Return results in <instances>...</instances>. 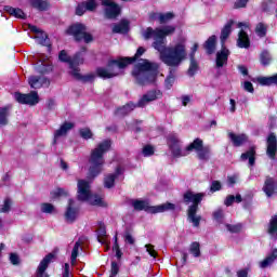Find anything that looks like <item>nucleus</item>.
<instances>
[{
  "label": "nucleus",
  "instance_id": "f257e3e1",
  "mask_svg": "<svg viewBox=\"0 0 277 277\" xmlns=\"http://www.w3.org/2000/svg\"><path fill=\"white\" fill-rule=\"evenodd\" d=\"M176 31L174 26H164L162 28L153 29L148 27L142 32L145 40L153 38V47L160 53V60L167 66H180L181 62L187 57V50L185 49V41H180L174 45L167 47V36H172Z\"/></svg>",
  "mask_w": 277,
  "mask_h": 277
},
{
  "label": "nucleus",
  "instance_id": "f03ea898",
  "mask_svg": "<svg viewBox=\"0 0 277 277\" xmlns=\"http://www.w3.org/2000/svg\"><path fill=\"white\" fill-rule=\"evenodd\" d=\"M167 144L173 157H187L192 150H196L201 161H209L211 159V147H202V140L196 138L185 149H183V141L176 133H170L167 136Z\"/></svg>",
  "mask_w": 277,
  "mask_h": 277
},
{
  "label": "nucleus",
  "instance_id": "7ed1b4c3",
  "mask_svg": "<svg viewBox=\"0 0 277 277\" xmlns=\"http://www.w3.org/2000/svg\"><path fill=\"white\" fill-rule=\"evenodd\" d=\"M146 53V49L138 48L135 55L132 57H120L119 60L110 61L106 67L97 68L96 72L102 79H114L118 75H122V69L127 68L129 64H133L135 60L142 57V54Z\"/></svg>",
  "mask_w": 277,
  "mask_h": 277
},
{
  "label": "nucleus",
  "instance_id": "20e7f679",
  "mask_svg": "<svg viewBox=\"0 0 277 277\" xmlns=\"http://www.w3.org/2000/svg\"><path fill=\"white\" fill-rule=\"evenodd\" d=\"M109 148H111V141L105 140L91 150L89 158V179H96L103 172V167L105 166L104 156L105 153H109Z\"/></svg>",
  "mask_w": 277,
  "mask_h": 277
},
{
  "label": "nucleus",
  "instance_id": "39448f33",
  "mask_svg": "<svg viewBox=\"0 0 277 277\" xmlns=\"http://www.w3.org/2000/svg\"><path fill=\"white\" fill-rule=\"evenodd\" d=\"M159 64L150 63L148 60H141L132 71L134 79L140 85H148L157 81Z\"/></svg>",
  "mask_w": 277,
  "mask_h": 277
},
{
  "label": "nucleus",
  "instance_id": "423d86ee",
  "mask_svg": "<svg viewBox=\"0 0 277 277\" xmlns=\"http://www.w3.org/2000/svg\"><path fill=\"white\" fill-rule=\"evenodd\" d=\"M60 62H64L65 64H69L70 68V75H72L78 81H90L92 79V76H81L79 66L85 62V58H83V52H78L76 55L70 58L68 56V53H66V50H62L58 54Z\"/></svg>",
  "mask_w": 277,
  "mask_h": 277
},
{
  "label": "nucleus",
  "instance_id": "0eeeda50",
  "mask_svg": "<svg viewBox=\"0 0 277 277\" xmlns=\"http://www.w3.org/2000/svg\"><path fill=\"white\" fill-rule=\"evenodd\" d=\"M202 198H205V193L186 192L184 194L185 205H192L188 208V221L195 226V228L200 226V220H202V216L196 214L198 213V203L202 202Z\"/></svg>",
  "mask_w": 277,
  "mask_h": 277
},
{
  "label": "nucleus",
  "instance_id": "6e6552de",
  "mask_svg": "<svg viewBox=\"0 0 277 277\" xmlns=\"http://www.w3.org/2000/svg\"><path fill=\"white\" fill-rule=\"evenodd\" d=\"M77 198L80 202H89V205H93L94 207H103V199L97 195H92L90 182L85 180L78 181Z\"/></svg>",
  "mask_w": 277,
  "mask_h": 277
},
{
  "label": "nucleus",
  "instance_id": "1a4fd4ad",
  "mask_svg": "<svg viewBox=\"0 0 277 277\" xmlns=\"http://www.w3.org/2000/svg\"><path fill=\"white\" fill-rule=\"evenodd\" d=\"M233 31V21L228 22L221 31V42H222V50L216 53V68H223L228 64V55H230V51L224 47L226 40H228V36Z\"/></svg>",
  "mask_w": 277,
  "mask_h": 277
},
{
  "label": "nucleus",
  "instance_id": "9d476101",
  "mask_svg": "<svg viewBox=\"0 0 277 277\" xmlns=\"http://www.w3.org/2000/svg\"><path fill=\"white\" fill-rule=\"evenodd\" d=\"M132 207L135 211H146V213H166V211H174L176 209L174 203L167 202L159 206H150L148 201L141 199L132 200Z\"/></svg>",
  "mask_w": 277,
  "mask_h": 277
},
{
  "label": "nucleus",
  "instance_id": "9b49d317",
  "mask_svg": "<svg viewBox=\"0 0 277 277\" xmlns=\"http://www.w3.org/2000/svg\"><path fill=\"white\" fill-rule=\"evenodd\" d=\"M67 34H69L70 36H74V38H75V40H77V42H81V40H83V42H85L88 44V43L92 42V40H93L92 35L87 34L85 25H83L81 23L71 25L67 29Z\"/></svg>",
  "mask_w": 277,
  "mask_h": 277
},
{
  "label": "nucleus",
  "instance_id": "f8f14e48",
  "mask_svg": "<svg viewBox=\"0 0 277 277\" xmlns=\"http://www.w3.org/2000/svg\"><path fill=\"white\" fill-rule=\"evenodd\" d=\"M238 29H240L237 39V45L239 49H250V37L248 31H250V25L248 23H238Z\"/></svg>",
  "mask_w": 277,
  "mask_h": 277
},
{
  "label": "nucleus",
  "instance_id": "ddd939ff",
  "mask_svg": "<svg viewBox=\"0 0 277 277\" xmlns=\"http://www.w3.org/2000/svg\"><path fill=\"white\" fill-rule=\"evenodd\" d=\"M118 181H124V169L122 167H117L114 173L105 175L104 187L111 189Z\"/></svg>",
  "mask_w": 277,
  "mask_h": 277
},
{
  "label": "nucleus",
  "instance_id": "4468645a",
  "mask_svg": "<svg viewBox=\"0 0 277 277\" xmlns=\"http://www.w3.org/2000/svg\"><path fill=\"white\" fill-rule=\"evenodd\" d=\"M14 98L17 103H19L21 105H38V103L40 102V97L38 96V92L36 91H31L28 94H23V93H14Z\"/></svg>",
  "mask_w": 277,
  "mask_h": 277
},
{
  "label": "nucleus",
  "instance_id": "2eb2a0df",
  "mask_svg": "<svg viewBox=\"0 0 277 277\" xmlns=\"http://www.w3.org/2000/svg\"><path fill=\"white\" fill-rule=\"evenodd\" d=\"M104 6V12L106 18H118L120 16V5H118L114 0H101Z\"/></svg>",
  "mask_w": 277,
  "mask_h": 277
},
{
  "label": "nucleus",
  "instance_id": "dca6fc26",
  "mask_svg": "<svg viewBox=\"0 0 277 277\" xmlns=\"http://www.w3.org/2000/svg\"><path fill=\"white\" fill-rule=\"evenodd\" d=\"M79 217V205L75 199H69L65 211V220L67 224H72Z\"/></svg>",
  "mask_w": 277,
  "mask_h": 277
},
{
  "label": "nucleus",
  "instance_id": "f3484780",
  "mask_svg": "<svg viewBox=\"0 0 277 277\" xmlns=\"http://www.w3.org/2000/svg\"><path fill=\"white\" fill-rule=\"evenodd\" d=\"M266 155L273 161H276L277 155V137L276 134L271 133L266 140Z\"/></svg>",
  "mask_w": 277,
  "mask_h": 277
},
{
  "label": "nucleus",
  "instance_id": "a211bd4d",
  "mask_svg": "<svg viewBox=\"0 0 277 277\" xmlns=\"http://www.w3.org/2000/svg\"><path fill=\"white\" fill-rule=\"evenodd\" d=\"M163 96V93L159 90L148 91L146 94L142 96V98L137 103V107H146L148 103H153V101H157Z\"/></svg>",
  "mask_w": 277,
  "mask_h": 277
},
{
  "label": "nucleus",
  "instance_id": "6ab92c4d",
  "mask_svg": "<svg viewBox=\"0 0 277 277\" xmlns=\"http://www.w3.org/2000/svg\"><path fill=\"white\" fill-rule=\"evenodd\" d=\"M96 8H98V2H96V0H87L78 4L76 8V14L77 16H83L85 12H94Z\"/></svg>",
  "mask_w": 277,
  "mask_h": 277
},
{
  "label": "nucleus",
  "instance_id": "aec40b11",
  "mask_svg": "<svg viewBox=\"0 0 277 277\" xmlns=\"http://www.w3.org/2000/svg\"><path fill=\"white\" fill-rule=\"evenodd\" d=\"M262 190L267 196V198H272V196H276V194H277L276 179H274L272 176H266Z\"/></svg>",
  "mask_w": 277,
  "mask_h": 277
},
{
  "label": "nucleus",
  "instance_id": "412c9836",
  "mask_svg": "<svg viewBox=\"0 0 277 277\" xmlns=\"http://www.w3.org/2000/svg\"><path fill=\"white\" fill-rule=\"evenodd\" d=\"M53 259H55V255L53 253H50L41 260L37 268L36 277H49V274H47V269L49 267V264L52 263Z\"/></svg>",
  "mask_w": 277,
  "mask_h": 277
},
{
  "label": "nucleus",
  "instance_id": "4be33fe9",
  "mask_svg": "<svg viewBox=\"0 0 277 277\" xmlns=\"http://www.w3.org/2000/svg\"><path fill=\"white\" fill-rule=\"evenodd\" d=\"M30 31L36 34L34 39L36 40L37 44H41L42 47H49V37L47 32L42 31L38 26L29 25Z\"/></svg>",
  "mask_w": 277,
  "mask_h": 277
},
{
  "label": "nucleus",
  "instance_id": "5701e85b",
  "mask_svg": "<svg viewBox=\"0 0 277 277\" xmlns=\"http://www.w3.org/2000/svg\"><path fill=\"white\" fill-rule=\"evenodd\" d=\"M75 128V123L72 122H65L63 123L58 130L55 131L54 133V141L53 144H57V140H60V137H66V135H68V131H71V129Z\"/></svg>",
  "mask_w": 277,
  "mask_h": 277
},
{
  "label": "nucleus",
  "instance_id": "b1692460",
  "mask_svg": "<svg viewBox=\"0 0 277 277\" xmlns=\"http://www.w3.org/2000/svg\"><path fill=\"white\" fill-rule=\"evenodd\" d=\"M149 18L151 21H159V23H168V21H172L174 18L173 13H151Z\"/></svg>",
  "mask_w": 277,
  "mask_h": 277
},
{
  "label": "nucleus",
  "instance_id": "393cba45",
  "mask_svg": "<svg viewBox=\"0 0 277 277\" xmlns=\"http://www.w3.org/2000/svg\"><path fill=\"white\" fill-rule=\"evenodd\" d=\"M229 140L233 142L234 146H243L248 142V135L246 134H235L230 132L228 134Z\"/></svg>",
  "mask_w": 277,
  "mask_h": 277
},
{
  "label": "nucleus",
  "instance_id": "a878e982",
  "mask_svg": "<svg viewBox=\"0 0 277 277\" xmlns=\"http://www.w3.org/2000/svg\"><path fill=\"white\" fill-rule=\"evenodd\" d=\"M129 21L121 19L120 23L113 25V34H128Z\"/></svg>",
  "mask_w": 277,
  "mask_h": 277
},
{
  "label": "nucleus",
  "instance_id": "bb28decb",
  "mask_svg": "<svg viewBox=\"0 0 277 277\" xmlns=\"http://www.w3.org/2000/svg\"><path fill=\"white\" fill-rule=\"evenodd\" d=\"M276 259H277V249H274L272 251V254L266 256L263 261L259 262V267L261 269H265V268L269 267V265H272L274 263V261H276Z\"/></svg>",
  "mask_w": 277,
  "mask_h": 277
},
{
  "label": "nucleus",
  "instance_id": "cd10ccee",
  "mask_svg": "<svg viewBox=\"0 0 277 277\" xmlns=\"http://www.w3.org/2000/svg\"><path fill=\"white\" fill-rule=\"evenodd\" d=\"M135 107H137V104H133L132 102L128 103L127 105L117 108L115 114L116 116H127V114H131V111H133V109H135Z\"/></svg>",
  "mask_w": 277,
  "mask_h": 277
},
{
  "label": "nucleus",
  "instance_id": "c85d7f7f",
  "mask_svg": "<svg viewBox=\"0 0 277 277\" xmlns=\"http://www.w3.org/2000/svg\"><path fill=\"white\" fill-rule=\"evenodd\" d=\"M36 70L41 75H47V72H51V70H53V65L40 60L36 65Z\"/></svg>",
  "mask_w": 277,
  "mask_h": 277
},
{
  "label": "nucleus",
  "instance_id": "c756f323",
  "mask_svg": "<svg viewBox=\"0 0 277 277\" xmlns=\"http://www.w3.org/2000/svg\"><path fill=\"white\" fill-rule=\"evenodd\" d=\"M215 42H217V37H215V35H212L205 42V49H206L208 55H212V53H215Z\"/></svg>",
  "mask_w": 277,
  "mask_h": 277
},
{
  "label": "nucleus",
  "instance_id": "7c9ffc66",
  "mask_svg": "<svg viewBox=\"0 0 277 277\" xmlns=\"http://www.w3.org/2000/svg\"><path fill=\"white\" fill-rule=\"evenodd\" d=\"M28 83L34 90H39V88L42 87V83H44V78L38 76H30L28 78Z\"/></svg>",
  "mask_w": 277,
  "mask_h": 277
},
{
  "label": "nucleus",
  "instance_id": "2f4dec72",
  "mask_svg": "<svg viewBox=\"0 0 277 277\" xmlns=\"http://www.w3.org/2000/svg\"><path fill=\"white\" fill-rule=\"evenodd\" d=\"M4 10L8 12V14L14 16L15 18H27V15H25V12H23L21 9L5 6Z\"/></svg>",
  "mask_w": 277,
  "mask_h": 277
},
{
  "label": "nucleus",
  "instance_id": "473e14b6",
  "mask_svg": "<svg viewBox=\"0 0 277 277\" xmlns=\"http://www.w3.org/2000/svg\"><path fill=\"white\" fill-rule=\"evenodd\" d=\"M267 233L271 237H277V215L272 216L269 220Z\"/></svg>",
  "mask_w": 277,
  "mask_h": 277
},
{
  "label": "nucleus",
  "instance_id": "72a5a7b5",
  "mask_svg": "<svg viewBox=\"0 0 277 277\" xmlns=\"http://www.w3.org/2000/svg\"><path fill=\"white\" fill-rule=\"evenodd\" d=\"M255 151L254 149H250L247 153H243L240 157L241 161H249V166H254L255 158H254Z\"/></svg>",
  "mask_w": 277,
  "mask_h": 277
},
{
  "label": "nucleus",
  "instance_id": "f704fd0d",
  "mask_svg": "<svg viewBox=\"0 0 277 277\" xmlns=\"http://www.w3.org/2000/svg\"><path fill=\"white\" fill-rule=\"evenodd\" d=\"M79 252H81V242L77 241L74 245V248L71 250V256H70L71 265L77 264V256H79Z\"/></svg>",
  "mask_w": 277,
  "mask_h": 277
},
{
  "label": "nucleus",
  "instance_id": "c9c22d12",
  "mask_svg": "<svg viewBox=\"0 0 277 277\" xmlns=\"http://www.w3.org/2000/svg\"><path fill=\"white\" fill-rule=\"evenodd\" d=\"M30 4L32 8H36V10H40L41 12L49 8V2H47V0H30Z\"/></svg>",
  "mask_w": 277,
  "mask_h": 277
},
{
  "label": "nucleus",
  "instance_id": "e433bc0d",
  "mask_svg": "<svg viewBox=\"0 0 277 277\" xmlns=\"http://www.w3.org/2000/svg\"><path fill=\"white\" fill-rule=\"evenodd\" d=\"M10 116V107L0 108V124L5 127L8 124V117Z\"/></svg>",
  "mask_w": 277,
  "mask_h": 277
},
{
  "label": "nucleus",
  "instance_id": "4c0bfd02",
  "mask_svg": "<svg viewBox=\"0 0 277 277\" xmlns=\"http://www.w3.org/2000/svg\"><path fill=\"white\" fill-rule=\"evenodd\" d=\"M260 62L262 66H269L272 64V54L267 50L262 51L260 54Z\"/></svg>",
  "mask_w": 277,
  "mask_h": 277
},
{
  "label": "nucleus",
  "instance_id": "58836bf2",
  "mask_svg": "<svg viewBox=\"0 0 277 277\" xmlns=\"http://www.w3.org/2000/svg\"><path fill=\"white\" fill-rule=\"evenodd\" d=\"M255 34L259 38H265V36H267V25L264 23H259L255 26Z\"/></svg>",
  "mask_w": 277,
  "mask_h": 277
},
{
  "label": "nucleus",
  "instance_id": "ea45409f",
  "mask_svg": "<svg viewBox=\"0 0 277 277\" xmlns=\"http://www.w3.org/2000/svg\"><path fill=\"white\" fill-rule=\"evenodd\" d=\"M241 200H242L241 195H236V196L228 195L224 201V205H225V207H230V206H233L234 202L239 203V202H241Z\"/></svg>",
  "mask_w": 277,
  "mask_h": 277
},
{
  "label": "nucleus",
  "instance_id": "a19ab883",
  "mask_svg": "<svg viewBox=\"0 0 277 277\" xmlns=\"http://www.w3.org/2000/svg\"><path fill=\"white\" fill-rule=\"evenodd\" d=\"M105 237H107V230L105 229V225L101 224L97 229V239L100 243H106Z\"/></svg>",
  "mask_w": 277,
  "mask_h": 277
},
{
  "label": "nucleus",
  "instance_id": "79ce46f5",
  "mask_svg": "<svg viewBox=\"0 0 277 277\" xmlns=\"http://www.w3.org/2000/svg\"><path fill=\"white\" fill-rule=\"evenodd\" d=\"M189 253L195 256V259H198L200 256V243L199 242H192L189 247Z\"/></svg>",
  "mask_w": 277,
  "mask_h": 277
},
{
  "label": "nucleus",
  "instance_id": "37998d69",
  "mask_svg": "<svg viewBox=\"0 0 277 277\" xmlns=\"http://www.w3.org/2000/svg\"><path fill=\"white\" fill-rule=\"evenodd\" d=\"M187 72L189 77H194V75L198 72V62L196 61V58H190V65Z\"/></svg>",
  "mask_w": 277,
  "mask_h": 277
},
{
  "label": "nucleus",
  "instance_id": "c03bdc74",
  "mask_svg": "<svg viewBox=\"0 0 277 277\" xmlns=\"http://www.w3.org/2000/svg\"><path fill=\"white\" fill-rule=\"evenodd\" d=\"M40 209L41 213H55V206L53 203H41Z\"/></svg>",
  "mask_w": 277,
  "mask_h": 277
},
{
  "label": "nucleus",
  "instance_id": "a18cd8bd",
  "mask_svg": "<svg viewBox=\"0 0 277 277\" xmlns=\"http://www.w3.org/2000/svg\"><path fill=\"white\" fill-rule=\"evenodd\" d=\"M213 219L217 224H222L224 222V210L217 209L213 212Z\"/></svg>",
  "mask_w": 277,
  "mask_h": 277
},
{
  "label": "nucleus",
  "instance_id": "49530a36",
  "mask_svg": "<svg viewBox=\"0 0 277 277\" xmlns=\"http://www.w3.org/2000/svg\"><path fill=\"white\" fill-rule=\"evenodd\" d=\"M93 135L94 134L92 133V130H90V128L80 129V137H82L83 140H92Z\"/></svg>",
  "mask_w": 277,
  "mask_h": 277
},
{
  "label": "nucleus",
  "instance_id": "de8ad7c7",
  "mask_svg": "<svg viewBox=\"0 0 277 277\" xmlns=\"http://www.w3.org/2000/svg\"><path fill=\"white\" fill-rule=\"evenodd\" d=\"M53 199L62 198V196H68V192L64 188H56L51 193Z\"/></svg>",
  "mask_w": 277,
  "mask_h": 277
},
{
  "label": "nucleus",
  "instance_id": "09e8293b",
  "mask_svg": "<svg viewBox=\"0 0 277 277\" xmlns=\"http://www.w3.org/2000/svg\"><path fill=\"white\" fill-rule=\"evenodd\" d=\"M142 153L145 157H153V155H155V147L151 145H145Z\"/></svg>",
  "mask_w": 277,
  "mask_h": 277
},
{
  "label": "nucleus",
  "instance_id": "8fccbe9b",
  "mask_svg": "<svg viewBox=\"0 0 277 277\" xmlns=\"http://www.w3.org/2000/svg\"><path fill=\"white\" fill-rule=\"evenodd\" d=\"M225 226L229 233H241V228H242L241 224H235V225L226 224Z\"/></svg>",
  "mask_w": 277,
  "mask_h": 277
},
{
  "label": "nucleus",
  "instance_id": "3c124183",
  "mask_svg": "<svg viewBox=\"0 0 277 277\" xmlns=\"http://www.w3.org/2000/svg\"><path fill=\"white\" fill-rule=\"evenodd\" d=\"M11 207H12V200L5 199L4 203L0 208V213H8V211H10Z\"/></svg>",
  "mask_w": 277,
  "mask_h": 277
},
{
  "label": "nucleus",
  "instance_id": "603ef678",
  "mask_svg": "<svg viewBox=\"0 0 277 277\" xmlns=\"http://www.w3.org/2000/svg\"><path fill=\"white\" fill-rule=\"evenodd\" d=\"M145 249L149 256H151L153 259H157V251L155 250V246L145 245Z\"/></svg>",
  "mask_w": 277,
  "mask_h": 277
},
{
  "label": "nucleus",
  "instance_id": "864d4df0",
  "mask_svg": "<svg viewBox=\"0 0 277 277\" xmlns=\"http://www.w3.org/2000/svg\"><path fill=\"white\" fill-rule=\"evenodd\" d=\"M118 272H120V268L118 267V263L113 262V263H111L110 276H109V277H116V276H118Z\"/></svg>",
  "mask_w": 277,
  "mask_h": 277
},
{
  "label": "nucleus",
  "instance_id": "5fc2aeb1",
  "mask_svg": "<svg viewBox=\"0 0 277 277\" xmlns=\"http://www.w3.org/2000/svg\"><path fill=\"white\" fill-rule=\"evenodd\" d=\"M164 85H166L167 90H170V88H172V85H174V76L169 75L167 77V79L164 80Z\"/></svg>",
  "mask_w": 277,
  "mask_h": 277
},
{
  "label": "nucleus",
  "instance_id": "6e6d98bb",
  "mask_svg": "<svg viewBox=\"0 0 277 277\" xmlns=\"http://www.w3.org/2000/svg\"><path fill=\"white\" fill-rule=\"evenodd\" d=\"M222 189V184L217 181H213L210 187V192H220Z\"/></svg>",
  "mask_w": 277,
  "mask_h": 277
},
{
  "label": "nucleus",
  "instance_id": "4d7b16f0",
  "mask_svg": "<svg viewBox=\"0 0 277 277\" xmlns=\"http://www.w3.org/2000/svg\"><path fill=\"white\" fill-rule=\"evenodd\" d=\"M248 1L250 0H237L235 3H234V8L236 10H239L240 8H246V5H248Z\"/></svg>",
  "mask_w": 277,
  "mask_h": 277
},
{
  "label": "nucleus",
  "instance_id": "13d9d810",
  "mask_svg": "<svg viewBox=\"0 0 277 277\" xmlns=\"http://www.w3.org/2000/svg\"><path fill=\"white\" fill-rule=\"evenodd\" d=\"M183 107H187L192 103V95H183L181 97Z\"/></svg>",
  "mask_w": 277,
  "mask_h": 277
},
{
  "label": "nucleus",
  "instance_id": "bf43d9fd",
  "mask_svg": "<svg viewBox=\"0 0 277 277\" xmlns=\"http://www.w3.org/2000/svg\"><path fill=\"white\" fill-rule=\"evenodd\" d=\"M243 89L246 90V92H250L251 94H252V92H254V87L252 85V82H250V81H245Z\"/></svg>",
  "mask_w": 277,
  "mask_h": 277
},
{
  "label": "nucleus",
  "instance_id": "052dcab7",
  "mask_svg": "<svg viewBox=\"0 0 277 277\" xmlns=\"http://www.w3.org/2000/svg\"><path fill=\"white\" fill-rule=\"evenodd\" d=\"M229 111L230 114H235V111H237V102L234 98L229 100Z\"/></svg>",
  "mask_w": 277,
  "mask_h": 277
},
{
  "label": "nucleus",
  "instance_id": "680f3d73",
  "mask_svg": "<svg viewBox=\"0 0 277 277\" xmlns=\"http://www.w3.org/2000/svg\"><path fill=\"white\" fill-rule=\"evenodd\" d=\"M124 241L126 243H130V246H133V243H135V238H133V236L128 233L124 236Z\"/></svg>",
  "mask_w": 277,
  "mask_h": 277
},
{
  "label": "nucleus",
  "instance_id": "e2e57ef3",
  "mask_svg": "<svg viewBox=\"0 0 277 277\" xmlns=\"http://www.w3.org/2000/svg\"><path fill=\"white\" fill-rule=\"evenodd\" d=\"M10 261L12 265H18V261H19L18 255L16 253H11Z\"/></svg>",
  "mask_w": 277,
  "mask_h": 277
},
{
  "label": "nucleus",
  "instance_id": "0e129e2a",
  "mask_svg": "<svg viewBox=\"0 0 277 277\" xmlns=\"http://www.w3.org/2000/svg\"><path fill=\"white\" fill-rule=\"evenodd\" d=\"M237 183V175H232L227 177V184L229 187H233Z\"/></svg>",
  "mask_w": 277,
  "mask_h": 277
},
{
  "label": "nucleus",
  "instance_id": "69168bd1",
  "mask_svg": "<svg viewBox=\"0 0 277 277\" xmlns=\"http://www.w3.org/2000/svg\"><path fill=\"white\" fill-rule=\"evenodd\" d=\"M196 51H198V43H195V44L193 45L192 51H190V54H189V57H190V58H195Z\"/></svg>",
  "mask_w": 277,
  "mask_h": 277
},
{
  "label": "nucleus",
  "instance_id": "338daca9",
  "mask_svg": "<svg viewBox=\"0 0 277 277\" xmlns=\"http://www.w3.org/2000/svg\"><path fill=\"white\" fill-rule=\"evenodd\" d=\"M237 277H248V268L238 271Z\"/></svg>",
  "mask_w": 277,
  "mask_h": 277
},
{
  "label": "nucleus",
  "instance_id": "774afa93",
  "mask_svg": "<svg viewBox=\"0 0 277 277\" xmlns=\"http://www.w3.org/2000/svg\"><path fill=\"white\" fill-rule=\"evenodd\" d=\"M238 69L239 72L243 75V77L248 76V68L246 66H239Z\"/></svg>",
  "mask_w": 277,
  "mask_h": 277
}]
</instances>
